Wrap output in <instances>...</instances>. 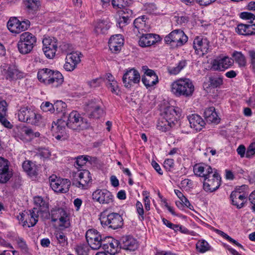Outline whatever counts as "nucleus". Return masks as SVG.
<instances>
[{"label":"nucleus","instance_id":"69168bd1","mask_svg":"<svg viewBox=\"0 0 255 255\" xmlns=\"http://www.w3.org/2000/svg\"><path fill=\"white\" fill-rule=\"evenodd\" d=\"M37 155L42 158H48L50 155V153L48 149L40 148L38 149Z\"/></svg>","mask_w":255,"mask_h":255},{"label":"nucleus","instance_id":"f8f14e48","mask_svg":"<svg viewBox=\"0 0 255 255\" xmlns=\"http://www.w3.org/2000/svg\"><path fill=\"white\" fill-rule=\"evenodd\" d=\"M49 216H51V221L53 222L59 220L60 226L68 228L70 226V222L68 215L66 211L62 208L55 207L51 210Z\"/></svg>","mask_w":255,"mask_h":255},{"label":"nucleus","instance_id":"393cba45","mask_svg":"<svg viewBox=\"0 0 255 255\" xmlns=\"http://www.w3.org/2000/svg\"><path fill=\"white\" fill-rule=\"evenodd\" d=\"M193 171L196 176L204 178V179L212 174L214 171L212 168L206 164H196L193 167Z\"/></svg>","mask_w":255,"mask_h":255},{"label":"nucleus","instance_id":"6e6552de","mask_svg":"<svg viewBox=\"0 0 255 255\" xmlns=\"http://www.w3.org/2000/svg\"><path fill=\"white\" fill-rule=\"evenodd\" d=\"M187 40L188 37L180 29L174 30L164 37V41L166 44L176 47L182 46Z\"/></svg>","mask_w":255,"mask_h":255},{"label":"nucleus","instance_id":"3c124183","mask_svg":"<svg viewBox=\"0 0 255 255\" xmlns=\"http://www.w3.org/2000/svg\"><path fill=\"white\" fill-rule=\"evenodd\" d=\"M91 157L90 156L86 155V156H79L77 159L75 163V166L77 168L82 167L84 166L88 161L89 160V159H91Z\"/></svg>","mask_w":255,"mask_h":255},{"label":"nucleus","instance_id":"680f3d73","mask_svg":"<svg viewBox=\"0 0 255 255\" xmlns=\"http://www.w3.org/2000/svg\"><path fill=\"white\" fill-rule=\"evenodd\" d=\"M107 87L110 89L113 93L118 94L119 90V87L118 83L116 81H113L111 82L107 83Z\"/></svg>","mask_w":255,"mask_h":255},{"label":"nucleus","instance_id":"0eeeda50","mask_svg":"<svg viewBox=\"0 0 255 255\" xmlns=\"http://www.w3.org/2000/svg\"><path fill=\"white\" fill-rule=\"evenodd\" d=\"M85 236L89 246L94 250H99L101 248L103 241L106 237L94 229L88 230L86 233Z\"/></svg>","mask_w":255,"mask_h":255},{"label":"nucleus","instance_id":"b1692460","mask_svg":"<svg viewBox=\"0 0 255 255\" xmlns=\"http://www.w3.org/2000/svg\"><path fill=\"white\" fill-rule=\"evenodd\" d=\"M120 249L133 251L137 248L136 240L130 236L122 237L119 241Z\"/></svg>","mask_w":255,"mask_h":255},{"label":"nucleus","instance_id":"e433bc0d","mask_svg":"<svg viewBox=\"0 0 255 255\" xmlns=\"http://www.w3.org/2000/svg\"><path fill=\"white\" fill-rule=\"evenodd\" d=\"M146 19V16L142 15L136 18L134 20L133 25L134 26V32H138L139 33H142L143 31H145Z\"/></svg>","mask_w":255,"mask_h":255},{"label":"nucleus","instance_id":"bf43d9fd","mask_svg":"<svg viewBox=\"0 0 255 255\" xmlns=\"http://www.w3.org/2000/svg\"><path fill=\"white\" fill-rule=\"evenodd\" d=\"M248 54L250 59V67L254 73L255 74V50H249L248 51Z\"/></svg>","mask_w":255,"mask_h":255},{"label":"nucleus","instance_id":"aec40b11","mask_svg":"<svg viewBox=\"0 0 255 255\" xmlns=\"http://www.w3.org/2000/svg\"><path fill=\"white\" fill-rule=\"evenodd\" d=\"M248 195L240 191V188L236 189L232 192L230 195V199L232 204L238 209L243 208L247 201Z\"/></svg>","mask_w":255,"mask_h":255},{"label":"nucleus","instance_id":"20e7f679","mask_svg":"<svg viewBox=\"0 0 255 255\" xmlns=\"http://www.w3.org/2000/svg\"><path fill=\"white\" fill-rule=\"evenodd\" d=\"M36 41V37L33 34L29 32L22 33L17 44L19 52L22 54L29 53L35 46Z\"/></svg>","mask_w":255,"mask_h":255},{"label":"nucleus","instance_id":"f704fd0d","mask_svg":"<svg viewBox=\"0 0 255 255\" xmlns=\"http://www.w3.org/2000/svg\"><path fill=\"white\" fill-rule=\"evenodd\" d=\"M66 128H61L58 127V121L57 123L53 122L52 125V131L57 130L58 134L55 135V137L57 140H65L69 137V135L67 134L65 131Z\"/></svg>","mask_w":255,"mask_h":255},{"label":"nucleus","instance_id":"4c0bfd02","mask_svg":"<svg viewBox=\"0 0 255 255\" xmlns=\"http://www.w3.org/2000/svg\"><path fill=\"white\" fill-rule=\"evenodd\" d=\"M171 123H171V122L167 120L162 116L159 119L156 127L158 130L162 132H166L174 126Z\"/></svg>","mask_w":255,"mask_h":255},{"label":"nucleus","instance_id":"49530a36","mask_svg":"<svg viewBox=\"0 0 255 255\" xmlns=\"http://www.w3.org/2000/svg\"><path fill=\"white\" fill-rule=\"evenodd\" d=\"M57 243L61 247H65L68 244V239L64 233L61 231H56L54 233Z\"/></svg>","mask_w":255,"mask_h":255},{"label":"nucleus","instance_id":"39448f33","mask_svg":"<svg viewBox=\"0 0 255 255\" xmlns=\"http://www.w3.org/2000/svg\"><path fill=\"white\" fill-rule=\"evenodd\" d=\"M72 185L81 189H87L92 183V176L87 170H81L73 175Z\"/></svg>","mask_w":255,"mask_h":255},{"label":"nucleus","instance_id":"6e6d98bb","mask_svg":"<svg viewBox=\"0 0 255 255\" xmlns=\"http://www.w3.org/2000/svg\"><path fill=\"white\" fill-rule=\"evenodd\" d=\"M142 70L144 73L143 76L149 77V78H156V77H158L154 71L149 69L147 66H142Z\"/></svg>","mask_w":255,"mask_h":255},{"label":"nucleus","instance_id":"a18cd8bd","mask_svg":"<svg viewBox=\"0 0 255 255\" xmlns=\"http://www.w3.org/2000/svg\"><path fill=\"white\" fill-rule=\"evenodd\" d=\"M209 86L212 88H217L223 83V78L217 74L211 76L209 78Z\"/></svg>","mask_w":255,"mask_h":255},{"label":"nucleus","instance_id":"412c9836","mask_svg":"<svg viewBox=\"0 0 255 255\" xmlns=\"http://www.w3.org/2000/svg\"><path fill=\"white\" fill-rule=\"evenodd\" d=\"M181 116V110L178 107L173 106L167 107L164 112L163 117L169 122H172V124L175 125V122Z\"/></svg>","mask_w":255,"mask_h":255},{"label":"nucleus","instance_id":"c756f323","mask_svg":"<svg viewBox=\"0 0 255 255\" xmlns=\"http://www.w3.org/2000/svg\"><path fill=\"white\" fill-rule=\"evenodd\" d=\"M89 111L91 112L89 115L90 118L98 119L102 116L104 112L100 105L95 102H91L88 105Z\"/></svg>","mask_w":255,"mask_h":255},{"label":"nucleus","instance_id":"4468645a","mask_svg":"<svg viewBox=\"0 0 255 255\" xmlns=\"http://www.w3.org/2000/svg\"><path fill=\"white\" fill-rule=\"evenodd\" d=\"M42 50L46 57L53 58L57 49V40L54 37H45L42 40Z\"/></svg>","mask_w":255,"mask_h":255},{"label":"nucleus","instance_id":"bb28decb","mask_svg":"<svg viewBox=\"0 0 255 255\" xmlns=\"http://www.w3.org/2000/svg\"><path fill=\"white\" fill-rule=\"evenodd\" d=\"M25 10L30 17H33L41 6L40 0H25Z\"/></svg>","mask_w":255,"mask_h":255},{"label":"nucleus","instance_id":"7c9ffc66","mask_svg":"<svg viewBox=\"0 0 255 255\" xmlns=\"http://www.w3.org/2000/svg\"><path fill=\"white\" fill-rule=\"evenodd\" d=\"M29 214H27L28 219H26L24 221V225H26V224L28 227H32L34 226L38 220L39 211L37 210V208H33L31 210L29 211Z\"/></svg>","mask_w":255,"mask_h":255},{"label":"nucleus","instance_id":"e2e57ef3","mask_svg":"<svg viewBox=\"0 0 255 255\" xmlns=\"http://www.w3.org/2000/svg\"><path fill=\"white\" fill-rule=\"evenodd\" d=\"M136 207L137 212L139 215L140 219L141 220H143L144 219V210L142 203L139 201H137L136 203Z\"/></svg>","mask_w":255,"mask_h":255},{"label":"nucleus","instance_id":"8fccbe9b","mask_svg":"<svg viewBox=\"0 0 255 255\" xmlns=\"http://www.w3.org/2000/svg\"><path fill=\"white\" fill-rule=\"evenodd\" d=\"M82 54L78 51L73 52L67 54L66 60H69L72 63L74 62L78 64L81 61V56Z\"/></svg>","mask_w":255,"mask_h":255},{"label":"nucleus","instance_id":"c03bdc74","mask_svg":"<svg viewBox=\"0 0 255 255\" xmlns=\"http://www.w3.org/2000/svg\"><path fill=\"white\" fill-rule=\"evenodd\" d=\"M196 249L200 253H204L211 250V247L209 243L205 240H200L198 241L196 245Z\"/></svg>","mask_w":255,"mask_h":255},{"label":"nucleus","instance_id":"79ce46f5","mask_svg":"<svg viewBox=\"0 0 255 255\" xmlns=\"http://www.w3.org/2000/svg\"><path fill=\"white\" fill-rule=\"evenodd\" d=\"M232 57L240 67H245L247 65L246 58L241 52L234 51L232 54Z\"/></svg>","mask_w":255,"mask_h":255},{"label":"nucleus","instance_id":"c85d7f7f","mask_svg":"<svg viewBox=\"0 0 255 255\" xmlns=\"http://www.w3.org/2000/svg\"><path fill=\"white\" fill-rule=\"evenodd\" d=\"M132 10L126 8L119 12V18L117 19V26L122 28L129 23Z\"/></svg>","mask_w":255,"mask_h":255},{"label":"nucleus","instance_id":"6ab92c4d","mask_svg":"<svg viewBox=\"0 0 255 255\" xmlns=\"http://www.w3.org/2000/svg\"><path fill=\"white\" fill-rule=\"evenodd\" d=\"M105 252L115 255L118 252L120 249L119 241L110 236H106L101 247Z\"/></svg>","mask_w":255,"mask_h":255},{"label":"nucleus","instance_id":"9d476101","mask_svg":"<svg viewBox=\"0 0 255 255\" xmlns=\"http://www.w3.org/2000/svg\"><path fill=\"white\" fill-rule=\"evenodd\" d=\"M49 181L51 187L55 192L65 193L69 191L71 184L69 180L52 175L49 177Z\"/></svg>","mask_w":255,"mask_h":255},{"label":"nucleus","instance_id":"f3484780","mask_svg":"<svg viewBox=\"0 0 255 255\" xmlns=\"http://www.w3.org/2000/svg\"><path fill=\"white\" fill-rule=\"evenodd\" d=\"M93 200L102 204H110L114 201L112 193L106 189H98L92 194Z\"/></svg>","mask_w":255,"mask_h":255},{"label":"nucleus","instance_id":"f03ea898","mask_svg":"<svg viewBox=\"0 0 255 255\" xmlns=\"http://www.w3.org/2000/svg\"><path fill=\"white\" fill-rule=\"evenodd\" d=\"M83 119L77 111H73L68 114V119L66 122L63 119L57 120L58 127L63 128L67 126L73 130H80L84 128Z\"/></svg>","mask_w":255,"mask_h":255},{"label":"nucleus","instance_id":"cd10ccee","mask_svg":"<svg viewBox=\"0 0 255 255\" xmlns=\"http://www.w3.org/2000/svg\"><path fill=\"white\" fill-rule=\"evenodd\" d=\"M188 120L191 128L197 131L201 130L205 124L204 121L198 115H190L188 116Z\"/></svg>","mask_w":255,"mask_h":255},{"label":"nucleus","instance_id":"9b49d317","mask_svg":"<svg viewBox=\"0 0 255 255\" xmlns=\"http://www.w3.org/2000/svg\"><path fill=\"white\" fill-rule=\"evenodd\" d=\"M221 178L214 169L212 174H210L204 179L203 188L206 192H213L217 190L220 186Z\"/></svg>","mask_w":255,"mask_h":255},{"label":"nucleus","instance_id":"052dcab7","mask_svg":"<svg viewBox=\"0 0 255 255\" xmlns=\"http://www.w3.org/2000/svg\"><path fill=\"white\" fill-rule=\"evenodd\" d=\"M240 17L242 19L250 20L252 22L255 19V15L253 13L249 12H242L240 13Z\"/></svg>","mask_w":255,"mask_h":255},{"label":"nucleus","instance_id":"423d86ee","mask_svg":"<svg viewBox=\"0 0 255 255\" xmlns=\"http://www.w3.org/2000/svg\"><path fill=\"white\" fill-rule=\"evenodd\" d=\"M18 120L22 122L38 125L41 117L28 107H22L17 113Z\"/></svg>","mask_w":255,"mask_h":255},{"label":"nucleus","instance_id":"4d7b16f0","mask_svg":"<svg viewBox=\"0 0 255 255\" xmlns=\"http://www.w3.org/2000/svg\"><path fill=\"white\" fill-rule=\"evenodd\" d=\"M6 113H0V123L5 128L9 129L12 128L13 126L5 118Z\"/></svg>","mask_w":255,"mask_h":255},{"label":"nucleus","instance_id":"a211bd4d","mask_svg":"<svg viewBox=\"0 0 255 255\" xmlns=\"http://www.w3.org/2000/svg\"><path fill=\"white\" fill-rule=\"evenodd\" d=\"M9 166L10 162L7 159L0 157V183H6L12 177Z\"/></svg>","mask_w":255,"mask_h":255},{"label":"nucleus","instance_id":"f257e3e1","mask_svg":"<svg viewBox=\"0 0 255 255\" xmlns=\"http://www.w3.org/2000/svg\"><path fill=\"white\" fill-rule=\"evenodd\" d=\"M171 91L176 97H189L193 94L194 86L189 79H180L172 83Z\"/></svg>","mask_w":255,"mask_h":255},{"label":"nucleus","instance_id":"774afa93","mask_svg":"<svg viewBox=\"0 0 255 255\" xmlns=\"http://www.w3.org/2000/svg\"><path fill=\"white\" fill-rule=\"evenodd\" d=\"M7 106L5 101L0 100V113H6Z\"/></svg>","mask_w":255,"mask_h":255},{"label":"nucleus","instance_id":"ddd939ff","mask_svg":"<svg viewBox=\"0 0 255 255\" xmlns=\"http://www.w3.org/2000/svg\"><path fill=\"white\" fill-rule=\"evenodd\" d=\"M30 22L28 20L20 21L17 18L11 17L7 23L8 29L12 33H19L27 30L30 26Z\"/></svg>","mask_w":255,"mask_h":255},{"label":"nucleus","instance_id":"1a4fd4ad","mask_svg":"<svg viewBox=\"0 0 255 255\" xmlns=\"http://www.w3.org/2000/svg\"><path fill=\"white\" fill-rule=\"evenodd\" d=\"M210 42L207 38L202 36H197L193 42L195 53L199 57H203L210 51Z\"/></svg>","mask_w":255,"mask_h":255},{"label":"nucleus","instance_id":"4be33fe9","mask_svg":"<svg viewBox=\"0 0 255 255\" xmlns=\"http://www.w3.org/2000/svg\"><path fill=\"white\" fill-rule=\"evenodd\" d=\"M124 43V39L121 34L113 35L109 40V48L113 53H119L121 50Z\"/></svg>","mask_w":255,"mask_h":255},{"label":"nucleus","instance_id":"864d4df0","mask_svg":"<svg viewBox=\"0 0 255 255\" xmlns=\"http://www.w3.org/2000/svg\"><path fill=\"white\" fill-rule=\"evenodd\" d=\"M54 104H52L49 102H43L41 105V110L45 112H50L51 113H54Z\"/></svg>","mask_w":255,"mask_h":255},{"label":"nucleus","instance_id":"ea45409f","mask_svg":"<svg viewBox=\"0 0 255 255\" xmlns=\"http://www.w3.org/2000/svg\"><path fill=\"white\" fill-rule=\"evenodd\" d=\"M22 168L29 176H35L37 174L36 166L30 161H24L22 163Z\"/></svg>","mask_w":255,"mask_h":255},{"label":"nucleus","instance_id":"5701e85b","mask_svg":"<svg viewBox=\"0 0 255 255\" xmlns=\"http://www.w3.org/2000/svg\"><path fill=\"white\" fill-rule=\"evenodd\" d=\"M234 60L229 57L215 59L212 63V68L214 70H224L232 65Z\"/></svg>","mask_w":255,"mask_h":255},{"label":"nucleus","instance_id":"58836bf2","mask_svg":"<svg viewBox=\"0 0 255 255\" xmlns=\"http://www.w3.org/2000/svg\"><path fill=\"white\" fill-rule=\"evenodd\" d=\"M54 113L60 114V119H63L66 116L67 111V105L61 101H57L54 103Z\"/></svg>","mask_w":255,"mask_h":255},{"label":"nucleus","instance_id":"a19ab883","mask_svg":"<svg viewBox=\"0 0 255 255\" xmlns=\"http://www.w3.org/2000/svg\"><path fill=\"white\" fill-rule=\"evenodd\" d=\"M187 64L186 60H182L175 66L168 67V72L171 75H177L187 66Z\"/></svg>","mask_w":255,"mask_h":255},{"label":"nucleus","instance_id":"09e8293b","mask_svg":"<svg viewBox=\"0 0 255 255\" xmlns=\"http://www.w3.org/2000/svg\"><path fill=\"white\" fill-rule=\"evenodd\" d=\"M141 81L144 86L147 88H148L153 86L158 82V77H156V78H149V77L142 76Z\"/></svg>","mask_w":255,"mask_h":255},{"label":"nucleus","instance_id":"37998d69","mask_svg":"<svg viewBox=\"0 0 255 255\" xmlns=\"http://www.w3.org/2000/svg\"><path fill=\"white\" fill-rule=\"evenodd\" d=\"M34 202L35 205L39 207L37 210L39 212H44L48 210V204L40 196L35 197L34 198Z\"/></svg>","mask_w":255,"mask_h":255},{"label":"nucleus","instance_id":"a878e982","mask_svg":"<svg viewBox=\"0 0 255 255\" xmlns=\"http://www.w3.org/2000/svg\"><path fill=\"white\" fill-rule=\"evenodd\" d=\"M159 40L160 37L158 35L148 33L143 34L140 37L138 43L141 47H148L157 42Z\"/></svg>","mask_w":255,"mask_h":255},{"label":"nucleus","instance_id":"5fc2aeb1","mask_svg":"<svg viewBox=\"0 0 255 255\" xmlns=\"http://www.w3.org/2000/svg\"><path fill=\"white\" fill-rule=\"evenodd\" d=\"M16 241L19 248L23 253H27L28 252V248L27 245L23 238L21 237H18L16 239Z\"/></svg>","mask_w":255,"mask_h":255},{"label":"nucleus","instance_id":"2eb2a0df","mask_svg":"<svg viewBox=\"0 0 255 255\" xmlns=\"http://www.w3.org/2000/svg\"><path fill=\"white\" fill-rule=\"evenodd\" d=\"M1 71L5 78L9 81L23 78V73L15 65L5 64L1 67Z\"/></svg>","mask_w":255,"mask_h":255},{"label":"nucleus","instance_id":"7ed1b4c3","mask_svg":"<svg viewBox=\"0 0 255 255\" xmlns=\"http://www.w3.org/2000/svg\"><path fill=\"white\" fill-rule=\"evenodd\" d=\"M99 219L104 228L116 230L122 228L124 225L122 217L117 213H112L106 215L105 213L103 212L101 214Z\"/></svg>","mask_w":255,"mask_h":255},{"label":"nucleus","instance_id":"de8ad7c7","mask_svg":"<svg viewBox=\"0 0 255 255\" xmlns=\"http://www.w3.org/2000/svg\"><path fill=\"white\" fill-rule=\"evenodd\" d=\"M130 1L131 0H112V4L115 8H122L124 10L130 3Z\"/></svg>","mask_w":255,"mask_h":255},{"label":"nucleus","instance_id":"dca6fc26","mask_svg":"<svg viewBox=\"0 0 255 255\" xmlns=\"http://www.w3.org/2000/svg\"><path fill=\"white\" fill-rule=\"evenodd\" d=\"M140 80L138 71L134 68L127 70L123 76V82L125 87L130 88L132 84H138Z\"/></svg>","mask_w":255,"mask_h":255},{"label":"nucleus","instance_id":"13d9d810","mask_svg":"<svg viewBox=\"0 0 255 255\" xmlns=\"http://www.w3.org/2000/svg\"><path fill=\"white\" fill-rule=\"evenodd\" d=\"M236 31L240 35L248 36V24H239L236 29Z\"/></svg>","mask_w":255,"mask_h":255},{"label":"nucleus","instance_id":"2f4dec72","mask_svg":"<svg viewBox=\"0 0 255 255\" xmlns=\"http://www.w3.org/2000/svg\"><path fill=\"white\" fill-rule=\"evenodd\" d=\"M204 117L207 122L218 123L220 119L214 107L206 109L204 112Z\"/></svg>","mask_w":255,"mask_h":255},{"label":"nucleus","instance_id":"72a5a7b5","mask_svg":"<svg viewBox=\"0 0 255 255\" xmlns=\"http://www.w3.org/2000/svg\"><path fill=\"white\" fill-rule=\"evenodd\" d=\"M52 72V70L48 68L41 69L37 73L38 80L46 85H49Z\"/></svg>","mask_w":255,"mask_h":255},{"label":"nucleus","instance_id":"473e14b6","mask_svg":"<svg viewBox=\"0 0 255 255\" xmlns=\"http://www.w3.org/2000/svg\"><path fill=\"white\" fill-rule=\"evenodd\" d=\"M110 27V23L108 20L99 19L95 25V31L98 34H105Z\"/></svg>","mask_w":255,"mask_h":255},{"label":"nucleus","instance_id":"603ef678","mask_svg":"<svg viewBox=\"0 0 255 255\" xmlns=\"http://www.w3.org/2000/svg\"><path fill=\"white\" fill-rule=\"evenodd\" d=\"M75 250L78 255H88L89 248L85 244H80L77 246Z\"/></svg>","mask_w":255,"mask_h":255},{"label":"nucleus","instance_id":"338daca9","mask_svg":"<svg viewBox=\"0 0 255 255\" xmlns=\"http://www.w3.org/2000/svg\"><path fill=\"white\" fill-rule=\"evenodd\" d=\"M174 164L173 159H167L164 161L163 166L166 169L169 171L173 167Z\"/></svg>","mask_w":255,"mask_h":255},{"label":"nucleus","instance_id":"0e129e2a","mask_svg":"<svg viewBox=\"0 0 255 255\" xmlns=\"http://www.w3.org/2000/svg\"><path fill=\"white\" fill-rule=\"evenodd\" d=\"M255 154V142H253L250 144L247 149L246 153V157L250 158Z\"/></svg>","mask_w":255,"mask_h":255},{"label":"nucleus","instance_id":"c9c22d12","mask_svg":"<svg viewBox=\"0 0 255 255\" xmlns=\"http://www.w3.org/2000/svg\"><path fill=\"white\" fill-rule=\"evenodd\" d=\"M63 80V76L61 73L52 71L49 85L54 87H57L62 84Z\"/></svg>","mask_w":255,"mask_h":255}]
</instances>
